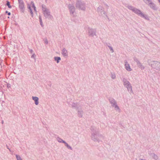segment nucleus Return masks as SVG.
Masks as SVG:
<instances>
[{"instance_id": "nucleus-1", "label": "nucleus", "mask_w": 160, "mask_h": 160, "mask_svg": "<svg viewBox=\"0 0 160 160\" xmlns=\"http://www.w3.org/2000/svg\"><path fill=\"white\" fill-rule=\"evenodd\" d=\"M33 99L36 105H37L38 103V97H33Z\"/></svg>"}, {"instance_id": "nucleus-2", "label": "nucleus", "mask_w": 160, "mask_h": 160, "mask_svg": "<svg viewBox=\"0 0 160 160\" xmlns=\"http://www.w3.org/2000/svg\"><path fill=\"white\" fill-rule=\"evenodd\" d=\"M126 69L128 71H131L132 70L131 68L129 66V65L127 63H126L125 64Z\"/></svg>"}, {"instance_id": "nucleus-3", "label": "nucleus", "mask_w": 160, "mask_h": 160, "mask_svg": "<svg viewBox=\"0 0 160 160\" xmlns=\"http://www.w3.org/2000/svg\"><path fill=\"white\" fill-rule=\"evenodd\" d=\"M125 86L128 88L131 89V87L129 85V83L128 81H126L124 82Z\"/></svg>"}, {"instance_id": "nucleus-4", "label": "nucleus", "mask_w": 160, "mask_h": 160, "mask_svg": "<svg viewBox=\"0 0 160 160\" xmlns=\"http://www.w3.org/2000/svg\"><path fill=\"white\" fill-rule=\"evenodd\" d=\"M62 53L64 57L67 56L68 55L67 52V50L65 49L62 50Z\"/></svg>"}, {"instance_id": "nucleus-5", "label": "nucleus", "mask_w": 160, "mask_h": 160, "mask_svg": "<svg viewBox=\"0 0 160 160\" xmlns=\"http://www.w3.org/2000/svg\"><path fill=\"white\" fill-rule=\"evenodd\" d=\"M132 10L135 13L137 14H141V11L135 8H134Z\"/></svg>"}, {"instance_id": "nucleus-6", "label": "nucleus", "mask_w": 160, "mask_h": 160, "mask_svg": "<svg viewBox=\"0 0 160 160\" xmlns=\"http://www.w3.org/2000/svg\"><path fill=\"white\" fill-rule=\"evenodd\" d=\"M55 59L56 61H57V62L58 63L59 62V61L61 59H60V58L59 57H55Z\"/></svg>"}, {"instance_id": "nucleus-7", "label": "nucleus", "mask_w": 160, "mask_h": 160, "mask_svg": "<svg viewBox=\"0 0 160 160\" xmlns=\"http://www.w3.org/2000/svg\"><path fill=\"white\" fill-rule=\"evenodd\" d=\"M7 5L9 8H11V6H10V2H7Z\"/></svg>"}, {"instance_id": "nucleus-8", "label": "nucleus", "mask_w": 160, "mask_h": 160, "mask_svg": "<svg viewBox=\"0 0 160 160\" xmlns=\"http://www.w3.org/2000/svg\"><path fill=\"white\" fill-rule=\"evenodd\" d=\"M58 140L59 142H64V141L63 140H62V139H60V138H58Z\"/></svg>"}, {"instance_id": "nucleus-9", "label": "nucleus", "mask_w": 160, "mask_h": 160, "mask_svg": "<svg viewBox=\"0 0 160 160\" xmlns=\"http://www.w3.org/2000/svg\"><path fill=\"white\" fill-rule=\"evenodd\" d=\"M16 158L18 160H22L21 158L18 155H16Z\"/></svg>"}, {"instance_id": "nucleus-10", "label": "nucleus", "mask_w": 160, "mask_h": 160, "mask_svg": "<svg viewBox=\"0 0 160 160\" xmlns=\"http://www.w3.org/2000/svg\"><path fill=\"white\" fill-rule=\"evenodd\" d=\"M64 143H65L66 146L68 148H71V147L68 145L67 143L65 142H64Z\"/></svg>"}, {"instance_id": "nucleus-11", "label": "nucleus", "mask_w": 160, "mask_h": 160, "mask_svg": "<svg viewBox=\"0 0 160 160\" xmlns=\"http://www.w3.org/2000/svg\"><path fill=\"white\" fill-rule=\"evenodd\" d=\"M46 13V14H48V10H45L44 11V14H45Z\"/></svg>"}, {"instance_id": "nucleus-12", "label": "nucleus", "mask_w": 160, "mask_h": 160, "mask_svg": "<svg viewBox=\"0 0 160 160\" xmlns=\"http://www.w3.org/2000/svg\"><path fill=\"white\" fill-rule=\"evenodd\" d=\"M39 19H40V23H41V24L42 25V20H41V18L40 17H39Z\"/></svg>"}, {"instance_id": "nucleus-13", "label": "nucleus", "mask_w": 160, "mask_h": 160, "mask_svg": "<svg viewBox=\"0 0 160 160\" xmlns=\"http://www.w3.org/2000/svg\"><path fill=\"white\" fill-rule=\"evenodd\" d=\"M29 9H30V13H31V14H32V10H31V8H30V7H29Z\"/></svg>"}, {"instance_id": "nucleus-14", "label": "nucleus", "mask_w": 160, "mask_h": 160, "mask_svg": "<svg viewBox=\"0 0 160 160\" xmlns=\"http://www.w3.org/2000/svg\"><path fill=\"white\" fill-rule=\"evenodd\" d=\"M113 107H114L115 108H118L117 106L114 103L113 104Z\"/></svg>"}, {"instance_id": "nucleus-15", "label": "nucleus", "mask_w": 160, "mask_h": 160, "mask_svg": "<svg viewBox=\"0 0 160 160\" xmlns=\"http://www.w3.org/2000/svg\"><path fill=\"white\" fill-rule=\"evenodd\" d=\"M32 7L33 8V9H34V10H35V7L34 6V5H33V4H32Z\"/></svg>"}, {"instance_id": "nucleus-16", "label": "nucleus", "mask_w": 160, "mask_h": 160, "mask_svg": "<svg viewBox=\"0 0 160 160\" xmlns=\"http://www.w3.org/2000/svg\"><path fill=\"white\" fill-rule=\"evenodd\" d=\"M8 15H10V12L8 13Z\"/></svg>"}]
</instances>
